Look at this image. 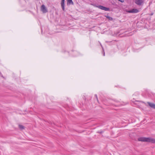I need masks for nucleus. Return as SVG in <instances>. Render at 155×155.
Instances as JSON below:
<instances>
[{"instance_id": "obj_15", "label": "nucleus", "mask_w": 155, "mask_h": 155, "mask_svg": "<svg viewBox=\"0 0 155 155\" xmlns=\"http://www.w3.org/2000/svg\"><path fill=\"white\" fill-rule=\"evenodd\" d=\"M103 132H104L103 131H100L98 132V133H100V134H101Z\"/></svg>"}, {"instance_id": "obj_7", "label": "nucleus", "mask_w": 155, "mask_h": 155, "mask_svg": "<svg viewBox=\"0 0 155 155\" xmlns=\"http://www.w3.org/2000/svg\"><path fill=\"white\" fill-rule=\"evenodd\" d=\"M148 142L151 143H155V139L151 137H148Z\"/></svg>"}, {"instance_id": "obj_5", "label": "nucleus", "mask_w": 155, "mask_h": 155, "mask_svg": "<svg viewBox=\"0 0 155 155\" xmlns=\"http://www.w3.org/2000/svg\"><path fill=\"white\" fill-rule=\"evenodd\" d=\"M65 0H61V6L62 8V10L64 11H65Z\"/></svg>"}, {"instance_id": "obj_17", "label": "nucleus", "mask_w": 155, "mask_h": 155, "mask_svg": "<svg viewBox=\"0 0 155 155\" xmlns=\"http://www.w3.org/2000/svg\"><path fill=\"white\" fill-rule=\"evenodd\" d=\"M153 15V13H152L150 14V15L151 16L152 15Z\"/></svg>"}, {"instance_id": "obj_10", "label": "nucleus", "mask_w": 155, "mask_h": 155, "mask_svg": "<svg viewBox=\"0 0 155 155\" xmlns=\"http://www.w3.org/2000/svg\"><path fill=\"white\" fill-rule=\"evenodd\" d=\"M107 18L110 21H112L113 19V18L112 17H110L108 16V14H107V15H105L104 16Z\"/></svg>"}, {"instance_id": "obj_4", "label": "nucleus", "mask_w": 155, "mask_h": 155, "mask_svg": "<svg viewBox=\"0 0 155 155\" xmlns=\"http://www.w3.org/2000/svg\"><path fill=\"white\" fill-rule=\"evenodd\" d=\"M143 2V0H135V3L139 6L141 5Z\"/></svg>"}, {"instance_id": "obj_9", "label": "nucleus", "mask_w": 155, "mask_h": 155, "mask_svg": "<svg viewBox=\"0 0 155 155\" xmlns=\"http://www.w3.org/2000/svg\"><path fill=\"white\" fill-rule=\"evenodd\" d=\"M147 103L150 107L155 109V104L150 102H148Z\"/></svg>"}, {"instance_id": "obj_1", "label": "nucleus", "mask_w": 155, "mask_h": 155, "mask_svg": "<svg viewBox=\"0 0 155 155\" xmlns=\"http://www.w3.org/2000/svg\"><path fill=\"white\" fill-rule=\"evenodd\" d=\"M148 137H141L138 139V141L145 142H148Z\"/></svg>"}, {"instance_id": "obj_12", "label": "nucleus", "mask_w": 155, "mask_h": 155, "mask_svg": "<svg viewBox=\"0 0 155 155\" xmlns=\"http://www.w3.org/2000/svg\"><path fill=\"white\" fill-rule=\"evenodd\" d=\"M19 128L21 130H23L25 129V127L21 125H18Z\"/></svg>"}, {"instance_id": "obj_2", "label": "nucleus", "mask_w": 155, "mask_h": 155, "mask_svg": "<svg viewBox=\"0 0 155 155\" xmlns=\"http://www.w3.org/2000/svg\"><path fill=\"white\" fill-rule=\"evenodd\" d=\"M41 10L43 13H46L48 12V11L44 5H41Z\"/></svg>"}, {"instance_id": "obj_18", "label": "nucleus", "mask_w": 155, "mask_h": 155, "mask_svg": "<svg viewBox=\"0 0 155 155\" xmlns=\"http://www.w3.org/2000/svg\"><path fill=\"white\" fill-rule=\"evenodd\" d=\"M139 101V102H142L143 103V102H142L141 101Z\"/></svg>"}, {"instance_id": "obj_3", "label": "nucleus", "mask_w": 155, "mask_h": 155, "mask_svg": "<svg viewBox=\"0 0 155 155\" xmlns=\"http://www.w3.org/2000/svg\"><path fill=\"white\" fill-rule=\"evenodd\" d=\"M139 11L138 9L135 8H133L130 10H129L128 12L129 13H137L139 12Z\"/></svg>"}, {"instance_id": "obj_11", "label": "nucleus", "mask_w": 155, "mask_h": 155, "mask_svg": "<svg viewBox=\"0 0 155 155\" xmlns=\"http://www.w3.org/2000/svg\"><path fill=\"white\" fill-rule=\"evenodd\" d=\"M91 5H92L94 7L98 8H99V9H100L99 6H101V5H97V4H94V3L91 4Z\"/></svg>"}, {"instance_id": "obj_16", "label": "nucleus", "mask_w": 155, "mask_h": 155, "mask_svg": "<svg viewBox=\"0 0 155 155\" xmlns=\"http://www.w3.org/2000/svg\"><path fill=\"white\" fill-rule=\"evenodd\" d=\"M101 46L102 47V49H103V51H104V49L102 46L101 45ZM105 55V53L104 52V56Z\"/></svg>"}, {"instance_id": "obj_6", "label": "nucleus", "mask_w": 155, "mask_h": 155, "mask_svg": "<svg viewBox=\"0 0 155 155\" xmlns=\"http://www.w3.org/2000/svg\"><path fill=\"white\" fill-rule=\"evenodd\" d=\"M99 8L100 9L104 10L106 11H110V8H107L102 5H101V6H99Z\"/></svg>"}, {"instance_id": "obj_14", "label": "nucleus", "mask_w": 155, "mask_h": 155, "mask_svg": "<svg viewBox=\"0 0 155 155\" xmlns=\"http://www.w3.org/2000/svg\"><path fill=\"white\" fill-rule=\"evenodd\" d=\"M118 1L121 2H124V0H118Z\"/></svg>"}, {"instance_id": "obj_13", "label": "nucleus", "mask_w": 155, "mask_h": 155, "mask_svg": "<svg viewBox=\"0 0 155 155\" xmlns=\"http://www.w3.org/2000/svg\"><path fill=\"white\" fill-rule=\"evenodd\" d=\"M95 97L96 98L97 101H98V97H97V94H95Z\"/></svg>"}, {"instance_id": "obj_8", "label": "nucleus", "mask_w": 155, "mask_h": 155, "mask_svg": "<svg viewBox=\"0 0 155 155\" xmlns=\"http://www.w3.org/2000/svg\"><path fill=\"white\" fill-rule=\"evenodd\" d=\"M67 5H74L72 0H67Z\"/></svg>"}]
</instances>
